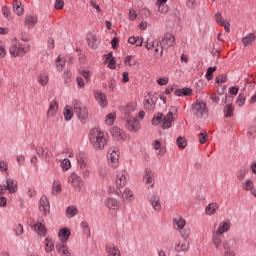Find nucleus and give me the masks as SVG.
<instances>
[{
	"instance_id": "obj_59",
	"label": "nucleus",
	"mask_w": 256,
	"mask_h": 256,
	"mask_svg": "<svg viewBox=\"0 0 256 256\" xmlns=\"http://www.w3.org/2000/svg\"><path fill=\"white\" fill-rule=\"evenodd\" d=\"M63 77H64L65 83L69 84L71 83V77H73V74L71 73V71L66 70L64 71Z\"/></svg>"
},
{
	"instance_id": "obj_50",
	"label": "nucleus",
	"mask_w": 256,
	"mask_h": 256,
	"mask_svg": "<svg viewBox=\"0 0 256 256\" xmlns=\"http://www.w3.org/2000/svg\"><path fill=\"white\" fill-rule=\"evenodd\" d=\"M106 61H108L109 69H115V58H113V53H108L106 55Z\"/></svg>"
},
{
	"instance_id": "obj_3",
	"label": "nucleus",
	"mask_w": 256,
	"mask_h": 256,
	"mask_svg": "<svg viewBox=\"0 0 256 256\" xmlns=\"http://www.w3.org/2000/svg\"><path fill=\"white\" fill-rule=\"evenodd\" d=\"M29 49H31L29 44H21L17 39H13L9 46V53L11 57H23L29 53Z\"/></svg>"
},
{
	"instance_id": "obj_39",
	"label": "nucleus",
	"mask_w": 256,
	"mask_h": 256,
	"mask_svg": "<svg viewBox=\"0 0 256 256\" xmlns=\"http://www.w3.org/2000/svg\"><path fill=\"white\" fill-rule=\"evenodd\" d=\"M65 121H71L73 119V108L71 106L66 105L63 111Z\"/></svg>"
},
{
	"instance_id": "obj_20",
	"label": "nucleus",
	"mask_w": 256,
	"mask_h": 256,
	"mask_svg": "<svg viewBox=\"0 0 256 256\" xmlns=\"http://www.w3.org/2000/svg\"><path fill=\"white\" fill-rule=\"evenodd\" d=\"M31 227L40 237H45V235H47V228L45 227V223H43V221H38L36 224L31 225Z\"/></svg>"
},
{
	"instance_id": "obj_53",
	"label": "nucleus",
	"mask_w": 256,
	"mask_h": 256,
	"mask_svg": "<svg viewBox=\"0 0 256 256\" xmlns=\"http://www.w3.org/2000/svg\"><path fill=\"white\" fill-rule=\"evenodd\" d=\"M156 5L158 7L159 13H168L169 12V7L165 3H159L156 2Z\"/></svg>"
},
{
	"instance_id": "obj_32",
	"label": "nucleus",
	"mask_w": 256,
	"mask_h": 256,
	"mask_svg": "<svg viewBox=\"0 0 256 256\" xmlns=\"http://www.w3.org/2000/svg\"><path fill=\"white\" fill-rule=\"evenodd\" d=\"M221 235L222 234H220L219 232L213 233L212 241L216 249H219L221 247V243H223V236Z\"/></svg>"
},
{
	"instance_id": "obj_5",
	"label": "nucleus",
	"mask_w": 256,
	"mask_h": 256,
	"mask_svg": "<svg viewBox=\"0 0 256 256\" xmlns=\"http://www.w3.org/2000/svg\"><path fill=\"white\" fill-rule=\"evenodd\" d=\"M185 224H186V221L184 220L183 217L176 215L173 218L174 229H176V231L180 233L181 237H183L184 239H187V237H189L191 233V230H189V228H185Z\"/></svg>"
},
{
	"instance_id": "obj_46",
	"label": "nucleus",
	"mask_w": 256,
	"mask_h": 256,
	"mask_svg": "<svg viewBox=\"0 0 256 256\" xmlns=\"http://www.w3.org/2000/svg\"><path fill=\"white\" fill-rule=\"evenodd\" d=\"M60 166H61V169L63 172L69 171L71 169V160H69L67 158L63 159L61 161Z\"/></svg>"
},
{
	"instance_id": "obj_6",
	"label": "nucleus",
	"mask_w": 256,
	"mask_h": 256,
	"mask_svg": "<svg viewBox=\"0 0 256 256\" xmlns=\"http://www.w3.org/2000/svg\"><path fill=\"white\" fill-rule=\"evenodd\" d=\"M146 49L154 51L156 59L163 57V44L159 40H147Z\"/></svg>"
},
{
	"instance_id": "obj_43",
	"label": "nucleus",
	"mask_w": 256,
	"mask_h": 256,
	"mask_svg": "<svg viewBox=\"0 0 256 256\" xmlns=\"http://www.w3.org/2000/svg\"><path fill=\"white\" fill-rule=\"evenodd\" d=\"M44 243L46 253H51V251L55 249V243H53V240H51L50 238H46Z\"/></svg>"
},
{
	"instance_id": "obj_38",
	"label": "nucleus",
	"mask_w": 256,
	"mask_h": 256,
	"mask_svg": "<svg viewBox=\"0 0 256 256\" xmlns=\"http://www.w3.org/2000/svg\"><path fill=\"white\" fill-rule=\"evenodd\" d=\"M0 173H2L4 177H9V163H7V161H0Z\"/></svg>"
},
{
	"instance_id": "obj_17",
	"label": "nucleus",
	"mask_w": 256,
	"mask_h": 256,
	"mask_svg": "<svg viewBox=\"0 0 256 256\" xmlns=\"http://www.w3.org/2000/svg\"><path fill=\"white\" fill-rule=\"evenodd\" d=\"M163 49H170L175 45V36L171 33H166L161 41Z\"/></svg>"
},
{
	"instance_id": "obj_11",
	"label": "nucleus",
	"mask_w": 256,
	"mask_h": 256,
	"mask_svg": "<svg viewBox=\"0 0 256 256\" xmlns=\"http://www.w3.org/2000/svg\"><path fill=\"white\" fill-rule=\"evenodd\" d=\"M157 94L149 92L144 98V107L147 111H154L157 105Z\"/></svg>"
},
{
	"instance_id": "obj_33",
	"label": "nucleus",
	"mask_w": 256,
	"mask_h": 256,
	"mask_svg": "<svg viewBox=\"0 0 256 256\" xmlns=\"http://www.w3.org/2000/svg\"><path fill=\"white\" fill-rule=\"evenodd\" d=\"M62 187H61V180L56 179L52 183V195H59L61 193Z\"/></svg>"
},
{
	"instance_id": "obj_24",
	"label": "nucleus",
	"mask_w": 256,
	"mask_h": 256,
	"mask_svg": "<svg viewBox=\"0 0 256 256\" xmlns=\"http://www.w3.org/2000/svg\"><path fill=\"white\" fill-rule=\"evenodd\" d=\"M231 230V221L223 220L220 222L216 233H220V235H224V233H228Z\"/></svg>"
},
{
	"instance_id": "obj_31",
	"label": "nucleus",
	"mask_w": 256,
	"mask_h": 256,
	"mask_svg": "<svg viewBox=\"0 0 256 256\" xmlns=\"http://www.w3.org/2000/svg\"><path fill=\"white\" fill-rule=\"evenodd\" d=\"M223 247L225 250L235 249L237 247V238H229L223 242Z\"/></svg>"
},
{
	"instance_id": "obj_49",
	"label": "nucleus",
	"mask_w": 256,
	"mask_h": 256,
	"mask_svg": "<svg viewBox=\"0 0 256 256\" xmlns=\"http://www.w3.org/2000/svg\"><path fill=\"white\" fill-rule=\"evenodd\" d=\"M80 227L86 237H91V229L89 228V224L87 222H81Z\"/></svg>"
},
{
	"instance_id": "obj_9",
	"label": "nucleus",
	"mask_w": 256,
	"mask_h": 256,
	"mask_svg": "<svg viewBox=\"0 0 256 256\" xmlns=\"http://www.w3.org/2000/svg\"><path fill=\"white\" fill-rule=\"evenodd\" d=\"M129 183V173L126 170H118L115 178V186L117 189H123Z\"/></svg>"
},
{
	"instance_id": "obj_64",
	"label": "nucleus",
	"mask_w": 256,
	"mask_h": 256,
	"mask_svg": "<svg viewBox=\"0 0 256 256\" xmlns=\"http://www.w3.org/2000/svg\"><path fill=\"white\" fill-rule=\"evenodd\" d=\"M216 83H227V76L219 75L215 78Z\"/></svg>"
},
{
	"instance_id": "obj_56",
	"label": "nucleus",
	"mask_w": 256,
	"mask_h": 256,
	"mask_svg": "<svg viewBox=\"0 0 256 256\" xmlns=\"http://www.w3.org/2000/svg\"><path fill=\"white\" fill-rule=\"evenodd\" d=\"M215 21L218 25H225V20L223 19V14L221 12H216Z\"/></svg>"
},
{
	"instance_id": "obj_27",
	"label": "nucleus",
	"mask_w": 256,
	"mask_h": 256,
	"mask_svg": "<svg viewBox=\"0 0 256 256\" xmlns=\"http://www.w3.org/2000/svg\"><path fill=\"white\" fill-rule=\"evenodd\" d=\"M58 237L61 243H67L69 237H71V230L69 228H62L58 233Z\"/></svg>"
},
{
	"instance_id": "obj_52",
	"label": "nucleus",
	"mask_w": 256,
	"mask_h": 256,
	"mask_svg": "<svg viewBox=\"0 0 256 256\" xmlns=\"http://www.w3.org/2000/svg\"><path fill=\"white\" fill-rule=\"evenodd\" d=\"M247 173H249V170L247 168L240 169L237 175L238 181H243V179L247 177Z\"/></svg>"
},
{
	"instance_id": "obj_47",
	"label": "nucleus",
	"mask_w": 256,
	"mask_h": 256,
	"mask_svg": "<svg viewBox=\"0 0 256 256\" xmlns=\"http://www.w3.org/2000/svg\"><path fill=\"white\" fill-rule=\"evenodd\" d=\"M235 108H233V104H228L224 107V115L225 117H233V112Z\"/></svg>"
},
{
	"instance_id": "obj_41",
	"label": "nucleus",
	"mask_w": 256,
	"mask_h": 256,
	"mask_svg": "<svg viewBox=\"0 0 256 256\" xmlns=\"http://www.w3.org/2000/svg\"><path fill=\"white\" fill-rule=\"evenodd\" d=\"M124 65L128 67H134V65H137V61L135 60V56L128 55L124 58Z\"/></svg>"
},
{
	"instance_id": "obj_37",
	"label": "nucleus",
	"mask_w": 256,
	"mask_h": 256,
	"mask_svg": "<svg viewBox=\"0 0 256 256\" xmlns=\"http://www.w3.org/2000/svg\"><path fill=\"white\" fill-rule=\"evenodd\" d=\"M13 11L18 16L23 15V6L21 4V1H19V0L13 1Z\"/></svg>"
},
{
	"instance_id": "obj_15",
	"label": "nucleus",
	"mask_w": 256,
	"mask_h": 256,
	"mask_svg": "<svg viewBox=\"0 0 256 256\" xmlns=\"http://www.w3.org/2000/svg\"><path fill=\"white\" fill-rule=\"evenodd\" d=\"M126 123L125 127L128 129V131H132L133 133H137L139 129H141V124L137 121V118L135 117H130V118H125Z\"/></svg>"
},
{
	"instance_id": "obj_29",
	"label": "nucleus",
	"mask_w": 256,
	"mask_h": 256,
	"mask_svg": "<svg viewBox=\"0 0 256 256\" xmlns=\"http://www.w3.org/2000/svg\"><path fill=\"white\" fill-rule=\"evenodd\" d=\"M189 242L187 240H182L176 243L175 245V251L177 253H182L183 251H189Z\"/></svg>"
},
{
	"instance_id": "obj_25",
	"label": "nucleus",
	"mask_w": 256,
	"mask_h": 256,
	"mask_svg": "<svg viewBox=\"0 0 256 256\" xmlns=\"http://www.w3.org/2000/svg\"><path fill=\"white\" fill-rule=\"evenodd\" d=\"M76 160H77L79 169H86L87 168V155H85V153L79 152L76 155Z\"/></svg>"
},
{
	"instance_id": "obj_26",
	"label": "nucleus",
	"mask_w": 256,
	"mask_h": 256,
	"mask_svg": "<svg viewBox=\"0 0 256 256\" xmlns=\"http://www.w3.org/2000/svg\"><path fill=\"white\" fill-rule=\"evenodd\" d=\"M219 211V205L217 202H211L205 207V213L209 217H212V215H215Z\"/></svg>"
},
{
	"instance_id": "obj_10",
	"label": "nucleus",
	"mask_w": 256,
	"mask_h": 256,
	"mask_svg": "<svg viewBox=\"0 0 256 256\" xmlns=\"http://www.w3.org/2000/svg\"><path fill=\"white\" fill-rule=\"evenodd\" d=\"M68 183L74 188V191L79 192L81 189H83V178H81V176L75 172H72L68 176Z\"/></svg>"
},
{
	"instance_id": "obj_18",
	"label": "nucleus",
	"mask_w": 256,
	"mask_h": 256,
	"mask_svg": "<svg viewBox=\"0 0 256 256\" xmlns=\"http://www.w3.org/2000/svg\"><path fill=\"white\" fill-rule=\"evenodd\" d=\"M4 189L8 191L11 195H13V193H17V182L15 181V179L11 177H6Z\"/></svg>"
},
{
	"instance_id": "obj_28",
	"label": "nucleus",
	"mask_w": 256,
	"mask_h": 256,
	"mask_svg": "<svg viewBox=\"0 0 256 256\" xmlns=\"http://www.w3.org/2000/svg\"><path fill=\"white\" fill-rule=\"evenodd\" d=\"M106 253L108 256H121V250L115 244L106 245Z\"/></svg>"
},
{
	"instance_id": "obj_8",
	"label": "nucleus",
	"mask_w": 256,
	"mask_h": 256,
	"mask_svg": "<svg viewBox=\"0 0 256 256\" xmlns=\"http://www.w3.org/2000/svg\"><path fill=\"white\" fill-rule=\"evenodd\" d=\"M107 161L112 169H117L119 167V148L113 147L108 150Z\"/></svg>"
},
{
	"instance_id": "obj_44",
	"label": "nucleus",
	"mask_w": 256,
	"mask_h": 256,
	"mask_svg": "<svg viewBox=\"0 0 256 256\" xmlns=\"http://www.w3.org/2000/svg\"><path fill=\"white\" fill-rule=\"evenodd\" d=\"M256 36L253 33L248 34L246 37L242 39V43L244 47H247L250 43L255 41Z\"/></svg>"
},
{
	"instance_id": "obj_34",
	"label": "nucleus",
	"mask_w": 256,
	"mask_h": 256,
	"mask_svg": "<svg viewBox=\"0 0 256 256\" xmlns=\"http://www.w3.org/2000/svg\"><path fill=\"white\" fill-rule=\"evenodd\" d=\"M38 83L42 87H45V85H47V83H49V74L47 72H41L38 75Z\"/></svg>"
},
{
	"instance_id": "obj_21",
	"label": "nucleus",
	"mask_w": 256,
	"mask_h": 256,
	"mask_svg": "<svg viewBox=\"0 0 256 256\" xmlns=\"http://www.w3.org/2000/svg\"><path fill=\"white\" fill-rule=\"evenodd\" d=\"M57 111H59V103H57V100H52L46 112V117L48 119H51V117H55L57 115Z\"/></svg>"
},
{
	"instance_id": "obj_16",
	"label": "nucleus",
	"mask_w": 256,
	"mask_h": 256,
	"mask_svg": "<svg viewBox=\"0 0 256 256\" xmlns=\"http://www.w3.org/2000/svg\"><path fill=\"white\" fill-rule=\"evenodd\" d=\"M37 23H39V18L35 14H26L24 25L27 29H35L37 27Z\"/></svg>"
},
{
	"instance_id": "obj_19",
	"label": "nucleus",
	"mask_w": 256,
	"mask_h": 256,
	"mask_svg": "<svg viewBox=\"0 0 256 256\" xmlns=\"http://www.w3.org/2000/svg\"><path fill=\"white\" fill-rule=\"evenodd\" d=\"M121 199L123 203H133L135 201V194L130 188H125L122 192Z\"/></svg>"
},
{
	"instance_id": "obj_48",
	"label": "nucleus",
	"mask_w": 256,
	"mask_h": 256,
	"mask_svg": "<svg viewBox=\"0 0 256 256\" xmlns=\"http://www.w3.org/2000/svg\"><path fill=\"white\" fill-rule=\"evenodd\" d=\"M87 43L91 49H97V36L92 35L87 38Z\"/></svg>"
},
{
	"instance_id": "obj_14",
	"label": "nucleus",
	"mask_w": 256,
	"mask_h": 256,
	"mask_svg": "<svg viewBox=\"0 0 256 256\" xmlns=\"http://www.w3.org/2000/svg\"><path fill=\"white\" fill-rule=\"evenodd\" d=\"M40 212L47 217L51 213V204L49 203V198L47 196H42L39 201Z\"/></svg>"
},
{
	"instance_id": "obj_2",
	"label": "nucleus",
	"mask_w": 256,
	"mask_h": 256,
	"mask_svg": "<svg viewBox=\"0 0 256 256\" xmlns=\"http://www.w3.org/2000/svg\"><path fill=\"white\" fill-rule=\"evenodd\" d=\"M178 111L179 109L176 106H172L166 115L158 113L153 117L152 125L157 126L162 124V129H171L173 121H175L174 115H177Z\"/></svg>"
},
{
	"instance_id": "obj_35",
	"label": "nucleus",
	"mask_w": 256,
	"mask_h": 256,
	"mask_svg": "<svg viewBox=\"0 0 256 256\" xmlns=\"http://www.w3.org/2000/svg\"><path fill=\"white\" fill-rule=\"evenodd\" d=\"M110 133L114 139H123V130L117 126L112 127Z\"/></svg>"
},
{
	"instance_id": "obj_23",
	"label": "nucleus",
	"mask_w": 256,
	"mask_h": 256,
	"mask_svg": "<svg viewBox=\"0 0 256 256\" xmlns=\"http://www.w3.org/2000/svg\"><path fill=\"white\" fill-rule=\"evenodd\" d=\"M155 174L151 171V169H146L144 171V175H143V181L146 185H150L151 189H153V187L155 186L154 182V178Z\"/></svg>"
},
{
	"instance_id": "obj_1",
	"label": "nucleus",
	"mask_w": 256,
	"mask_h": 256,
	"mask_svg": "<svg viewBox=\"0 0 256 256\" xmlns=\"http://www.w3.org/2000/svg\"><path fill=\"white\" fill-rule=\"evenodd\" d=\"M89 140L96 151H103L107 147L109 137L99 128H93L89 132Z\"/></svg>"
},
{
	"instance_id": "obj_40",
	"label": "nucleus",
	"mask_w": 256,
	"mask_h": 256,
	"mask_svg": "<svg viewBox=\"0 0 256 256\" xmlns=\"http://www.w3.org/2000/svg\"><path fill=\"white\" fill-rule=\"evenodd\" d=\"M133 111H135V105L128 104L124 109L125 119H131Z\"/></svg>"
},
{
	"instance_id": "obj_62",
	"label": "nucleus",
	"mask_w": 256,
	"mask_h": 256,
	"mask_svg": "<svg viewBox=\"0 0 256 256\" xmlns=\"http://www.w3.org/2000/svg\"><path fill=\"white\" fill-rule=\"evenodd\" d=\"M18 167H23L25 165V156L23 154H20L16 157Z\"/></svg>"
},
{
	"instance_id": "obj_13",
	"label": "nucleus",
	"mask_w": 256,
	"mask_h": 256,
	"mask_svg": "<svg viewBox=\"0 0 256 256\" xmlns=\"http://www.w3.org/2000/svg\"><path fill=\"white\" fill-rule=\"evenodd\" d=\"M148 201L151 207L154 209L156 213H160L161 211V197L157 194H150L148 196Z\"/></svg>"
},
{
	"instance_id": "obj_55",
	"label": "nucleus",
	"mask_w": 256,
	"mask_h": 256,
	"mask_svg": "<svg viewBox=\"0 0 256 256\" xmlns=\"http://www.w3.org/2000/svg\"><path fill=\"white\" fill-rule=\"evenodd\" d=\"M176 143L179 149H185L187 147V140L181 136L177 138Z\"/></svg>"
},
{
	"instance_id": "obj_63",
	"label": "nucleus",
	"mask_w": 256,
	"mask_h": 256,
	"mask_svg": "<svg viewBox=\"0 0 256 256\" xmlns=\"http://www.w3.org/2000/svg\"><path fill=\"white\" fill-rule=\"evenodd\" d=\"M14 230H15V234L18 237L21 236V234L23 233V225H21V224L16 225Z\"/></svg>"
},
{
	"instance_id": "obj_45",
	"label": "nucleus",
	"mask_w": 256,
	"mask_h": 256,
	"mask_svg": "<svg viewBox=\"0 0 256 256\" xmlns=\"http://www.w3.org/2000/svg\"><path fill=\"white\" fill-rule=\"evenodd\" d=\"M115 119H117V114H115V112H112L106 115V118H105L106 125H113L115 123Z\"/></svg>"
},
{
	"instance_id": "obj_36",
	"label": "nucleus",
	"mask_w": 256,
	"mask_h": 256,
	"mask_svg": "<svg viewBox=\"0 0 256 256\" xmlns=\"http://www.w3.org/2000/svg\"><path fill=\"white\" fill-rule=\"evenodd\" d=\"M79 213V209L77 208V206H68L66 209V217L68 219H73V217H75V215H77Z\"/></svg>"
},
{
	"instance_id": "obj_22",
	"label": "nucleus",
	"mask_w": 256,
	"mask_h": 256,
	"mask_svg": "<svg viewBox=\"0 0 256 256\" xmlns=\"http://www.w3.org/2000/svg\"><path fill=\"white\" fill-rule=\"evenodd\" d=\"M93 93L100 107H107V96L101 90H94Z\"/></svg>"
},
{
	"instance_id": "obj_30",
	"label": "nucleus",
	"mask_w": 256,
	"mask_h": 256,
	"mask_svg": "<svg viewBox=\"0 0 256 256\" xmlns=\"http://www.w3.org/2000/svg\"><path fill=\"white\" fill-rule=\"evenodd\" d=\"M56 249L61 256H71V252L69 251V247L67 244L61 242L60 244L56 245Z\"/></svg>"
},
{
	"instance_id": "obj_57",
	"label": "nucleus",
	"mask_w": 256,
	"mask_h": 256,
	"mask_svg": "<svg viewBox=\"0 0 256 256\" xmlns=\"http://www.w3.org/2000/svg\"><path fill=\"white\" fill-rule=\"evenodd\" d=\"M7 56V49H5V43L0 41V59H5Z\"/></svg>"
},
{
	"instance_id": "obj_58",
	"label": "nucleus",
	"mask_w": 256,
	"mask_h": 256,
	"mask_svg": "<svg viewBox=\"0 0 256 256\" xmlns=\"http://www.w3.org/2000/svg\"><path fill=\"white\" fill-rule=\"evenodd\" d=\"M245 101L246 97L243 94H239L236 99V105H238V107H243V105H245Z\"/></svg>"
},
{
	"instance_id": "obj_61",
	"label": "nucleus",
	"mask_w": 256,
	"mask_h": 256,
	"mask_svg": "<svg viewBox=\"0 0 256 256\" xmlns=\"http://www.w3.org/2000/svg\"><path fill=\"white\" fill-rule=\"evenodd\" d=\"M248 137L250 139H255V137H256V126H252L248 129Z\"/></svg>"
},
{
	"instance_id": "obj_51",
	"label": "nucleus",
	"mask_w": 256,
	"mask_h": 256,
	"mask_svg": "<svg viewBox=\"0 0 256 256\" xmlns=\"http://www.w3.org/2000/svg\"><path fill=\"white\" fill-rule=\"evenodd\" d=\"M217 71V67H209L206 71V75L205 78L207 79V81H211V79H213V73Z\"/></svg>"
},
{
	"instance_id": "obj_60",
	"label": "nucleus",
	"mask_w": 256,
	"mask_h": 256,
	"mask_svg": "<svg viewBox=\"0 0 256 256\" xmlns=\"http://www.w3.org/2000/svg\"><path fill=\"white\" fill-rule=\"evenodd\" d=\"M207 132H201L199 134V143H201V145H205V143H207Z\"/></svg>"
},
{
	"instance_id": "obj_7",
	"label": "nucleus",
	"mask_w": 256,
	"mask_h": 256,
	"mask_svg": "<svg viewBox=\"0 0 256 256\" xmlns=\"http://www.w3.org/2000/svg\"><path fill=\"white\" fill-rule=\"evenodd\" d=\"M192 111L196 117H205L209 113V108L207 107V103L197 99L192 105Z\"/></svg>"
},
{
	"instance_id": "obj_54",
	"label": "nucleus",
	"mask_w": 256,
	"mask_h": 256,
	"mask_svg": "<svg viewBox=\"0 0 256 256\" xmlns=\"http://www.w3.org/2000/svg\"><path fill=\"white\" fill-rule=\"evenodd\" d=\"M65 63H66V60L65 58L61 57V56H58L56 58V61H55V65L56 67L59 69H63V67H65Z\"/></svg>"
},
{
	"instance_id": "obj_4",
	"label": "nucleus",
	"mask_w": 256,
	"mask_h": 256,
	"mask_svg": "<svg viewBox=\"0 0 256 256\" xmlns=\"http://www.w3.org/2000/svg\"><path fill=\"white\" fill-rule=\"evenodd\" d=\"M72 107L80 123L85 125L87 123V119H89V109H87V106L83 105L79 100L74 99L72 101Z\"/></svg>"
},
{
	"instance_id": "obj_42",
	"label": "nucleus",
	"mask_w": 256,
	"mask_h": 256,
	"mask_svg": "<svg viewBox=\"0 0 256 256\" xmlns=\"http://www.w3.org/2000/svg\"><path fill=\"white\" fill-rule=\"evenodd\" d=\"M244 191H253L255 189V183L252 179H246L243 184Z\"/></svg>"
},
{
	"instance_id": "obj_12",
	"label": "nucleus",
	"mask_w": 256,
	"mask_h": 256,
	"mask_svg": "<svg viewBox=\"0 0 256 256\" xmlns=\"http://www.w3.org/2000/svg\"><path fill=\"white\" fill-rule=\"evenodd\" d=\"M104 205L108 211H119L121 209V201L115 197L106 198Z\"/></svg>"
}]
</instances>
